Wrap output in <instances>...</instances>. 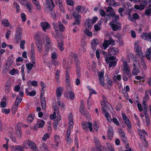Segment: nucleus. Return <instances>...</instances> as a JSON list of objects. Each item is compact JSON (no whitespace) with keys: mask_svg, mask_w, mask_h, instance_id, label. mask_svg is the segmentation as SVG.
<instances>
[{"mask_svg":"<svg viewBox=\"0 0 151 151\" xmlns=\"http://www.w3.org/2000/svg\"><path fill=\"white\" fill-rule=\"evenodd\" d=\"M73 116L71 113L69 114L68 115V119L69 120V127L67 130L66 136V140L67 142L69 144H70L72 142L71 139L70 137V129L71 128H73Z\"/></svg>","mask_w":151,"mask_h":151,"instance_id":"obj_1","label":"nucleus"},{"mask_svg":"<svg viewBox=\"0 0 151 151\" xmlns=\"http://www.w3.org/2000/svg\"><path fill=\"white\" fill-rule=\"evenodd\" d=\"M52 25L56 32H58V26H59V30L60 31L63 32L65 29V27H64L60 22H58V23L56 22H53Z\"/></svg>","mask_w":151,"mask_h":151,"instance_id":"obj_2","label":"nucleus"},{"mask_svg":"<svg viewBox=\"0 0 151 151\" xmlns=\"http://www.w3.org/2000/svg\"><path fill=\"white\" fill-rule=\"evenodd\" d=\"M111 27L114 31L120 30L121 29V26L120 23L118 22L112 21L110 23Z\"/></svg>","mask_w":151,"mask_h":151,"instance_id":"obj_3","label":"nucleus"},{"mask_svg":"<svg viewBox=\"0 0 151 151\" xmlns=\"http://www.w3.org/2000/svg\"><path fill=\"white\" fill-rule=\"evenodd\" d=\"M58 35H57V36L55 37L57 40V41L58 43V47L59 50L61 51H62L64 50V43L63 41V36L61 35H60V37H59L58 36Z\"/></svg>","mask_w":151,"mask_h":151,"instance_id":"obj_4","label":"nucleus"},{"mask_svg":"<svg viewBox=\"0 0 151 151\" xmlns=\"http://www.w3.org/2000/svg\"><path fill=\"white\" fill-rule=\"evenodd\" d=\"M21 129V124L20 123H18L16 125L15 127V134L19 139L21 138L22 135Z\"/></svg>","mask_w":151,"mask_h":151,"instance_id":"obj_5","label":"nucleus"},{"mask_svg":"<svg viewBox=\"0 0 151 151\" xmlns=\"http://www.w3.org/2000/svg\"><path fill=\"white\" fill-rule=\"evenodd\" d=\"M72 14L73 16L75 18V22L73 23V25L80 24L81 21V16L76 12H73Z\"/></svg>","mask_w":151,"mask_h":151,"instance_id":"obj_6","label":"nucleus"},{"mask_svg":"<svg viewBox=\"0 0 151 151\" xmlns=\"http://www.w3.org/2000/svg\"><path fill=\"white\" fill-rule=\"evenodd\" d=\"M108 53L111 55H116L119 53V50L118 48L111 47L108 49Z\"/></svg>","mask_w":151,"mask_h":151,"instance_id":"obj_7","label":"nucleus"},{"mask_svg":"<svg viewBox=\"0 0 151 151\" xmlns=\"http://www.w3.org/2000/svg\"><path fill=\"white\" fill-rule=\"evenodd\" d=\"M45 122L42 120L39 119L37 121L34 126V128L35 129L37 130L38 128L42 127L44 126Z\"/></svg>","mask_w":151,"mask_h":151,"instance_id":"obj_8","label":"nucleus"},{"mask_svg":"<svg viewBox=\"0 0 151 151\" xmlns=\"http://www.w3.org/2000/svg\"><path fill=\"white\" fill-rule=\"evenodd\" d=\"M92 125L91 122H90L88 123L86 122H83L82 123V127L83 129L87 130L88 128L89 129V130L91 132L92 131L93 129Z\"/></svg>","mask_w":151,"mask_h":151,"instance_id":"obj_9","label":"nucleus"},{"mask_svg":"<svg viewBox=\"0 0 151 151\" xmlns=\"http://www.w3.org/2000/svg\"><path fill=\"white\" fill-rule=\"evenodd\" d=\"M37 49L40 52H41L43 50V44L41 40H36L35 42Z\"/></svg>","mask_w":151,"mask_h":151,"instance_id":"obj_10","label":"nucleus"},{"mask_svg":"<svg viewBox=\"0 0 151 151\" xmlns=\"http://www.w3.org/2000/svg\"><path fill=\"white\" fill-rule=\"evenodd\" d=\"M104 71L101 70L100 73H99L98 77L100 81L99 82V84L102 86H104Z\"/></svg>","mask_w":151,"mask_h":151,"instance_id":"obj_11","label":"nucleus"},{"mask_svg":"<svg viewBox=\"0 0 151 151\" xmlns=\"http://www.w3.org/2000/svg\"><path fill=\"white\" fill-rule=\"evenodd\" d=\"M142 2L143 4H140L139 5H135L134 6V8L137 10H142L145 9V6L147 4V2L145 0L142 1Z\"/></svg>","mask_w":151,"mask_h":151,"instance_id":"obj_12","label":"nucleus"},{"mask_svg":"<svg viewBox=\"0 0 151 151\" xmlns=\"http://www.w3.org/2000/svg\"><path fill=\"white\" fill-rule=\"evenodd\" d=\"M123 67L125 72L129 77L131 76V72L129 71V68L128 66L127 63L126 62L123 63Z\"/></svg>","mask_w":151,"mask_h":151,"instance_id":"obj_13","label":"nucleus"},{"mask_svg":"<svg viewBox=\"0 0 151 151\" xmlns=\"http://www.w3.org/2000/svg\"><path fill=\"white\" fill-rule=\"evenodd\" d=\"M106 11L107 12H109L107 15V16L109 17V18H110V17H112L115 15V12L113 9L111 7H108L106 9Z\"/></svg>","mask_w":151,"mask_h":151,"instance_id":"obj_14","label":"nucleus"},{"mask_svg":"<svg viewBox=\"0 0 151 151\" xmlns=\"http://www.w3.org/2000/svg\"><path fill=\"white\" fill-rule=\"evenodd\" d=\"M22 99L20 97V96L19 95L17 96L16 98L15 103L13 105L12 107L15 109H17L18 106L19 104L20 103Z\"/></svg>","mask_w":151,"mask_h":151,"instance_id":"obj_15","label":"nucleus"},{"mask_svg":"<svg viewBox=\"0 0 151 151\" xmlns=\"http://www.w3.org/2000/svg\"><path fill=\"white\" fill-rule=\"evenodd\" d=\"M40 25L44 32L46 31L47 29H50V25L46 22H42L40 23Z\"/></svg>","mask_w":151,"mask_h":151,"instance_id":"obj_16","label":"nucleus"},{"mask_svg":"<svg viewBox=\"0 0 151 151\" xmlns=\"http://www.w3.org/2000/svg\"><path fill=\"white\" fill-rule=\"evenodd\" d=\"M92 24L91 22V19L88 18L87 19L85 23L86 28L88 29H91L92 26Z\"/></svg>","mask_w":151,"mask_h":151,"instance_id":"obj_17","label":"nucleus"},{"mask_svg":"<svg viewBox=\"0 0 151 151\" xmlns=\"http://www.w3.org/2000/svg\"><path fill=\"white\" fill-rule=\"evenodd\" d=\"M40 148L41 151H50L48 146L44 142L40 145Z\"/></svg>","mask_w":151,"mask_h":151,"instance_id":"obj_18","label":"nucleus"},{"mask_svg":"<svg viewBox=\"0 0 151 151\" xmlns=\"http://www.w3.org/2000/svg\"><path fill=\"white\" fill-rule=\"evenodd\" d=\"M107 135V137L109 139H111L112 138L113 135V130L112 127H110L108 128Z\"/></svg>","mask_w":151,"mask_h":151,"instance_id":"obj_19","label":"nucleus"},{"mask_svg":"<svg viewBox=\"0 0 151 151\" xmlns=\"http://www.w3.org/2000/svg\"><path fill=\"white\" fill-rule=\"evenodd\" d=\"M46 1L49 10L51 11H52L53 10V8L54 7L52 1V0H46Z\"/></svg>","mask_w":151,"mask_h":151,"instance_id":"obj_20","label":"nucleus"},{"mask_svg":"<svg viewBox=\"0 0 151 151\" xmlns=\"http://www.w3.org/2000/svg\"><path fill=\"white\" fill-rule=\"evenodd\" d=\"M27 144L30 147V148L33 150L37 148L36 145L33 142L28 140L27 141Z\"/></svg>","mask_w":151,"mask_h":151,"instance_id":"obj_21","label":"nucleus"},{"mask_svg":"<svg viewBox=\"0 0 151 151\" xmlns=\"http://www.w3.org/2000/svg\"><path fill=\"white\" fill-rule=\"evenodd\" d=\"M63 88L62 87H59L57 88L56 90V96L57 97L60 96L63 93Z\"/></svg>","mask_w":151,"mask_h":151,"instance_id":"obj_22","label":"nucleus"},{"mask_svg":"<svg viewBox=\"0 0 151 151\" xmlns=\"http://www.w3.org/2000/svg\"><path fill=\"white\" fill-rule=\"evenodd\" d=\"M41 100V104L42 110H45L46 108V102L45 98H42Z\"/></svg>","mask_w":151,"mask_h":151,"instance_id":"obj_23","label":"nucleus"},{"mask_svg":"<svg viewBox=\"0 0 151 151\" xmlns=\"http://www.w3.org/2000/svg\"><path fill=\"white\" fill-rule=\"evenodd\" d=\"M11 83L6 82L5 85V92L8 93L10 91V89L11 86Z\"/></svg>","mask_w":151,"mask_h":151,"instance_id":"obj_24","label":"nucleus"},{"mask_svg":"<svg viewBox=\"0 0 151 151\" xmlns=\"http://www.w3.org/2000/svg\"><path fill=\"white\" fill-rule=\"evenodd\" d=\"M31 84L34 86H37L38 85L37 82L35 81H31L29 80L27 82V84L28 86H29Z\"/></svg>","mask_w":151,"mask_h":151,"instance_id":"obj_25","label":"nucleus"},{"mask_svg":"<svg viewBox=\"0 0 151 151\" xmlns=\"http://www.w3.org/2000/svg\"><path fill=\"white\" fill-rule=\"evenodd\" d=\"M65 82L68 83V84H70V79L69 74L68 73L67 70H66V74L65 76Z\"/></svg>","mask_w":151,"mask_h":151,"instance_id":"obj_26","label":"nucleus"},{"mask_svg":"<svg viewBox=\"0 0 151 151\" xmlns=\"http://www.w3.org/2000/svg\"><path fill=\"white\" fill-rule=\"evenodd\" d=\"M139 72L140 70L139 69L136 67H134L132 72V73L133 75L134 76H136L137 75V73H139Z\"/></svg>","mask_w":151,"mask_h":151,"instance_id":"obj_27","label":"nucleus"},{"mask_svg":"<svg viewBox=\"0 0 151 151\" xmlns=\"http://www.w3.org/2000/svg\"><path fill=\"white\" fill-rule=\"evenodd\" d=\"M34 4L36 5L37 9L38 10H40L41 7L39 1L37 0H32Z\"/></svg>","mask_w":151,"mask_h":151,"instance_id":"obj_28","label":"nucleus"},{"mask_svg":"<svg viewBox=\"0 0 151 151\" xmlns=\"http://www.w3.org/2000/svg\"><path fill=\"white\" fill-rule=\"evenodd\" d=\"M106 103L101 105L103 109V111L105 114L106 113H108L107 111L109 107L106 104Z\"/></svg>","mask_w":151,"mask_h":151,"instance_id":"obj_29","label":"nucleus"},{"mask_svg":"<svg viewBox=\"0 0 151 151\" xmlns=\"http://www.w3.org/2000/svg\"><path fill=\"white\" fill-rule=\"evenodd\" d=\"M84 107L83 106V105H81L80 108V111L83 115H87V114H88V112L84 110Z\"/></svg>","mask_w":151,"mask_h":151,"instance_id":"obj_30","label":"nucleus"},{"mask_svg":"<svg viewBox=\"0 0 151 151\" xmlns=\"http://www.w3.org/2000/svg\"><path fill=\"white\" fill-rule=\"evenodd\" d=\"M2 24L4 26L8 27L9 26V21L7 19H3L2 21Z\"/></svg>","mask_w":151,"mask_h":151,"instance_id":"obj_31","label":"nucleus"},{"mask_svg":"<svg viewBox=\"0 0 151 151\" xmlns=\"http://www.w3.org/2000/svg\"><path fill=\"white\" fill-rule=\"evenodd\" d=\"M34 116L32 114H30L27 117V120L28 122L31 123L34 119Z\"/></svg>","mask_w":151,"mask_h":151,"instance_id":"obj_32","label":"nucleus"},{"mask_svg":"<svg viewBox=\"0 0 151 151\" xmlns=\"http://www.w3.org/2000/svg\"><path fill=\"white\" fill-rule=\"evenodd\" d=\"M46 47L49 48L50 45V40L49 38L47 36L46 37Z\"/></svg>","mask_w":151,"mask_h":151,"instance_id":"obj_33","label":"nucleus"},{"mask_svg":"<svg viewBox=\"0 0 151 151\" xmlns=\"http://www.w3.org/2000/svg\"><path fill=\"white\" fill-rule=\"evenodd\" d=\"M149 98V96L148 94H145L143 100L142 102L143 105H145L146 103L147 102Z\"/></svg>","mask_w":151,"mask_h":151,"instance_id":"obj_34","label":"nucleus"},{"mask_svg":"<svg viewBox=\"0 0 151 151\" xmlns=\"http://www.w3.org/2000/svg\"><path fill=\"white\" fill-rule=\"evenodd\" d=\"M138 132L140 135L142 136V137H144L145 136V134L146 135H147V134L145 131L143 129L142 130H138Z\"/></svg>","mask_w":151,"mask_h":151,"instance_id":"obj_35","label":"nucleus"},{"mask_svg":"<svg viewBox=\"0 0 151 151\" xmlns=\"http://www.w3.org/2000/svg\"><path fill=\"white\" fill-rule=\"evenodd\" d=\"M22 34H16V35L15 39L17 41V42H19L20 40H21L22 38Z\"/></svg>","mask_w":151,"mask_h":151,"instance_id":"obj_36","label":"nucleus"},{"mask_svg":"<svg viewBox=\"0 0 151 151\" xmlns=\"http://www.w3.org/2000/svg\"><path fill=\"white\" fill-rule=\"evenodd\" d=\"M105 41L109 45L110 44L114 45L115 44L114 41L112 39H111V38L110 39V40H105Z\"/></svg>","mask_w":151,"mask_h":151,"instance_id":"obj_37","label":"nucleus"},{"mask_svg":"<svg viewBox=\"0 0 151 151\" xmlns=\"http://www.w3.org/2000/svg\"><path fill=\"white\" fill-rule=\"evenodd\" d=\"M105 116L108 122H111L112 119H111L110 116L108 113H106L105 114Z\"/></svg>","mask_w":151,"mask_h":151,"instance_id":"obj_38","label":"nucleus"},{"mask_svg":"<svg viewBox=\"0 0 151 151\" xmlns=\"http://www.w3.org/2000/svg\"><path fill=\"white\" fill-rule=\"evenodd\" d=\"M26 66L28 70H31L33 68V65L31 63H27L26 64Z\"/></svg>","mask_w":151,"mask_h":151,"instance_id":"obj_39","label":"nucleus"},{"mask_svg":"<svg viewBox=\"0 0 151 151\" xmlns=\"http://www.w3.org/2000/svg\"><path fill=\"white\" fill-rule=\"evenodd\" d=\"M11 66L7 65L6 64L5 65L4 67V71L5 72H7L11 68Z\"/></svg>","mask_w":151,"mask_h":151,"instance_id":"obj_40","label":"nucleus"},{"mask_svg":"<svg viewBox=\"0 0 151 151\" xmlns=\"http://www.w3.org/2000/svg\"><path fill=\"white\" fill-rule=\"evenodd\" d=\"M69 94V97L70 99L72 100L74 99L75 98V94L73 91H70L69 92H68Z\"/></svg>","mask_w":151,"mask_h":151,"instance_id":"obj_41","label":"nucleus"},{"mask_svg":"<svg viewBox=\"0 0 151 151\" xmlns=\"http://www.w3.org/2000/svg\"><path fill=\"white\" fill-rule=\"evenodd\" d=\"M89 30L88 29H86L84 30V32L88 36L91 37L92 36V34L91 32L89 31Z\"/></svg>","mask_w":151,"mask_h":151,"instance_id":"obj_42","label":"nucleus"},{"mask_svg":"<svg viewBox=\"0 0 151 151\" xmlns=\"http://www.w3.org/2000/svg\"><path fill=\"white\" fill-rule=\"evenodd\" d=\"M144 107V112L145 115V118L149 117L148 115L147 112V105L145 104V105H143Z\"/></svg>","mask_w":151,"mask_h":151,"instance_id":"obj_43","label":"nucleus"},{"mask_svg":"<svg viewBox=\"0 0 151 151\" xmlns=\"http://www.w3.org/2000/svg\"><path fill=\"white\" fill-rule=\"evenodd\" d=\"M101 53L103 54L104 55V57L105 58V60L106 62H107V60H108V56L107 55V53L105 51L103 50L101 51Z\"/></svg>","mask_w":151,"mask_h":151,"instance_id":"obj_44","label":"nucleus"},{"mask_svg":"<svg viewBox=\"0 0 151 151\" xmlns=\"http://www.w3.org/2000/svg\"><path fill=\"white\" fill-rule=\"evenodd\" d=\"M122 114L123 119L125 123L129 121V119L124 113H122Z\"/></svg>","mask_w":151,"mask_h":151,"instance_id":"obj_45","label":"nucleus"},{"mask_svg":"<svg viewBox=\"0 0 151 151\" xmlns=\"http://www.w3.org/2000/svg\"><path fill=\"white\" fill-rule=\"evenodd\" d=\"M116 61H109V66L110 67L115 66L116 64Z\"/></svg>","mask_w":151,"mask_h":151,"instance_id":"obj_46","label":"nucleus"},{"mask_svg":"<svg viewBox=\"0 0 151 151\" xmlns=\"http://www.w3.org/2000/svg\"><path fill=\"white\" fill-rule=\"evenodd\" d=\"M1 112L6 114H9L10 112V109H6V108H4L1 109Z\"/></svg>","mask_w":151,"mask_h":151,"instance_id":"obj_47","label":"nucleus"},{"mask_svg":"<svg viewBox=\"0 0 151 151\" xmlns=\"http://www.w3.org/2000/svg\"><path fill=\"white\" fill-rule=\"evenodd\" d=\"M134 48L135 50V51L137 52H139V51L141 50V48L140 47H139V45L138 44L135 43Z\"/></svg>","mask_w":151,"mask_h":151,"instance_id":"obj_48","label":"nucleus"},{"mask_svg":"<svg viewBox=\"0 0 151 151\" xmlns=\"http://www.w3.org/2000/svg\"><path fill=\"white\" fill-rule=\"evenodd\" d=\"M100 142H99L98 143H96L95 144L96 147L97 149V151H101V146L100 145Z\"/></svg>","mask_w":151,"mask_h":151,"instance_id":"obj_49","label":"nucleus"},{"mask_svg":"<svg viewBox=\"0 0 151 151\" xmlns=\"http://www.w3.org/2000/svg\"><path fill=\"white\" fill-rule=\"evenodd\" d=\"M125 133H123V134L121 135V137L122 140L123 142L125 143H126L127 142V138L125 137Z\"/></svg>","mask_w":151,"mask_h":151,"instance_id":"obj_50","label":"nucleus"},{"mask_svg":"<svg viewBox=\"0 0 151 151\" xmlns=\"http://www.w3.org/2000/svg\"><path fill=\"white\" fill-rule=\"evenodd\" d=\"M102 99H103V101L101 102V105H102L104 104H105V103H108L107 100L104 95H103L102 96Z\"/></svg>","mask_w":151,"mask_h":151,"instance_id":"obj_51","label":"nucleus"},{"mask_svg":"<svg viewBox=\"0 0 151 151\" xmlns=\"http://www.w3.org/2000/svg\"><path fill=\"white\" fill-rule=\"evenodd\" d=\"M92 94H96V91L95 90H94L93 89L89 93V98L87 100V103H88L89 99H90V98L91 97V95H92Z\"/></svg>","mask_w":151,"mask_h":151,"instance_id":"obj_52","label":"nucleus"},{"mask_svg":"<svg viewBox=\"0 0 151 151\" xmlns=\"http://www.w3.org/2000/svg\"><path fill=\"white\" fill-rule=\"evenodd\" d=\"M14 5L15 6L16 9V12L17 13L19 12H20L19 10V6L18 4L16 2L14 3Z\"/></svg>","mask_w":151,"mask_h":151,"instance_id":"obj_53","label":"nucleus"},{"mask_svg":"<svg viewBox=\"0 0 151 151\" xmlns=\"http://www.w3.org/2000/svg\"><path fill=\"white\" fill-rule=\"evenodd\" d=\"M25 41L24 40H22L21 41L20 45V47L22 49H24V45L25 44Z\"/></svg>","mask_w":151,"mask_h":151,"instance_id":"obj_54","label":"nucleus"},{"mask_svg":"<svg viewBox=\"0 0 151 151\" xmlns=\"http://www.w3.org/2000/svg\"><path fill=\"white\" fill-rule=\"evenodd\" d=\"M119 19V15H116L115 14V15L113 17H112V21H116L117 22V20H118Z\"/></svg>","mask_w":151,"mask_h":151,"instance_id":"obj_55","label":"nucleus"},{"mask_svg":"<svg viewBox=\"0 0 151 151\" xmlns=\"http://www.w3.org/2000/svg\"><path fill=\"white\" fill-rule=\"evenodd\" d=\"M108 150L110 151H114V148L112 145L109 144L107 145Z\"/></svg>","mask_w":151,"mask_h":151,"instance_id":"obj_56","label":"nucleus"},{"mask_svg":"<svg viewBox=\"0 0 151 151\" xmlns=\"http://www.w3.org/2000/svg\"><path fill=\"white\" fill-rule=\"evenodd\" d=\"M59 7L60 9V10L63 12H64V9L63 7L62 4L60 2L59 3Z\"/></svg>","mask_w":151,"mask_h":151,"instance_id":"obj_57","label":"nucleus"},{"mask_svg":"<svg viewBox=\"0 0 151 151\" xmlns=\"http://www.w3.org/2000/svg\"><path fill=\"white\" fill-rule=\"evenodd\" d=\"M54 137L55 139V142H59L60 140V136L59 135L55 134L54 136Z\"/></svg>","mask_w":151,"mask_h":151,"instance_id":"obj_58","label":"nucleus"},{"mask_svg":"<svg viewBox=\"0 0 151 151\" xmlns=\"http://www.w3.org/2000/svg\"><path fill=\"white\" fill-rule=\"evenodd\" d=\"M112 120L113 122L116 125H119V122L116 118H114Z\"/></svg>","mask_w":151,"mask_h":151,"instance_id":"obj_59","label":"nucleus"},{"mask_svg":"<svg viewBox=\"0 0 151 151\" xmlns=\"http://www.w3.org/2000/svg\"><path fill=\"white\" fill-rule=\"evenodd\" d=\"M151 13V9L149 8V9H146L145 12V14L147 16L150 15Z\"/></svg>","mask_w":151,"mask_h":151,"instance_id":"obj_60","label":"nucleus"},{"mask_svg":"<svg viewBox=\"0 0 151 151\" xmlns=\"http://www.w3.org/2000/svg\"><path fill=\"white\" fill-rule=\"evenodd\" d=\"M49 137V134H45L43 137L42 138V140L44 141H46V139Z\"/></svg>","mask_w":151,"mask_h":151,"instance_id":"obj_61","label":"nucleus"},{"mask_svg":"<svg viewBox=\"0 0 151 151\" xmlns=\"http://www.w3.org/2000/svg\"><path fill=\"white\" fill-rule=\"evenodd\" d=\"M67 4L69 5L73 6L74 3L73 0H67Z\"/></svg>","mask_w":151,"mask_h":151,"instance_id":"obj_62","label":"nucleus"},{"mask_svg":"<svg viewBox=\"0 0 151 151\" xmlns=\"http://www.w3.org/2000/svg\"><path fill=\"white\" fill-rule=\"evenodd\" d=\"M147 33H143L142 35V38L145 40H147Z\"/></svg>","mask_w":151,"mask_h":151,"instance_id":"obj_63","label":"nucleus"},{"mask_svg":"<svg viewBox=\"0 0 151 151\" xmlns=\"http://www.w3.org/2000/svg\"><path fill=\"white\" fill-rule=\"evenodd\" d=\"M10 147L11 148V151H16L17 148V146H14V145H11Z\"/></svg>","mask_w":151,"mask_h":151,"instance_id":"obj_64","label":"nucleus"}]
</instances>
